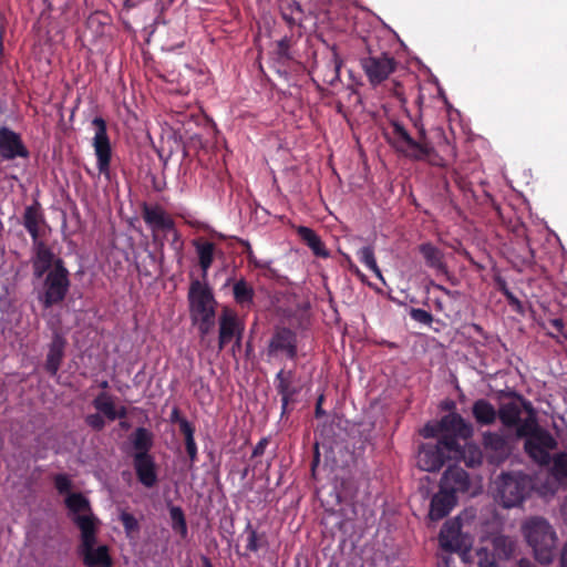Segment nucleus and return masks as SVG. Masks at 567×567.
<instances>
[{
  "instance_id": "obj_1",
  "label": "nucleus",
  "mask_w": 567,
  "mask_h": 567,
  "mask_svg": "<svg viewBox=\"0 0 567 567\" xmlns=\"http://www.w3.org/2000/svg\"><path fill=\"white\" fill-rule=\"evenodd\" d=\"M193 245L196 247L202 274H189L188 312L193 327L198 330L200 344L208 350L213 342V288L208 284V269L213 264V241H204L199 237L193 240Z\"/></svg>"
},
{
  "instance_id": "obj_2",
  "label": "nucleus",
  "mask_w": 567,
  "mask_h": 567,
  "mask_svg": "<svg viewBox=\"0 0 567 567\" xmlns=\"http://www.w3.org/2000/svg\"><path fill=\"white\" fill-rule=\"evenodd\" d=\"M527 544L533 548L535 558L548 565L555 556L557 536L551 525L543 517H532L523 525Z\"/></svg>"
},
{
  "instance_id": "obj_3",
  "label": "nucleus",
  "mask_w": 567,
  "mask_h": 567,
  "mask_svg": "<svg viewBox=\"0 0 567 567\" xmlns=\"http://www.w3.org/2000/svg\"><path fill=\"white\" fill-rule=\"evenodd\" d=\"M392 137H389L390 144L396 152L413 161H424L433 152L426 136L425 128L419 127L417 138H413L405 126L399 121L390 122Z\"/></svg>"
},
{
  "instance_id": "obj_4",
  "label": "nucleus",
  "mask_w": 567,
  "mask_h": 567,
  "mask_svg": "<svg viewBox=\"0 0 567 567\" xmlns=\"http://www.w3.org/2000/svg\"><path fill=\"white\" fill-rule=\"evenodd\" d=\"M532 489V478L523 472L502 473L496 480L497 497L505 508L519 506Z\"/></svg>"
},
{
  "instance_id": "obj_5",
  "label": "nucleus",
  "mask_w": 567,
  "mask_h": 567,
  "mask_svg": "<svg viewBox=\"0 0 567 567\" xmlns=\"http://www.w3.org/2000/svg\"><path fill=\"white\" fill-rule=\"evenodd\" d=\"M70 272L63 260H58L56 266L51 269L43 279V291L39 295V300L44 308H51L62 302L70 289Z\"/></svg>"
},
{
  "instance_id": "obj_6",
  "label": "nucleus",
  "mask_w": 567,
  "mask_h": 567,
  "mask_svg": "<svg viewBox=\"0 0 567 567\" xmlns=\"http://www.w3.org/2000/svg\"><path fill=\"white\" fill-rule=\"evenodd\" d=\"M457 441L453 436L440 437L437 443H426L420 446L416 464L425 472L441 470L446 460H451V453H457Z\"/></svg>"
},
{
  "instance_id": "obj_7",
  "label": "nucleus",
  "mask_w": 567,
  "mask_h": 567,
  "mask_svg": "<svg viewBox=\"0 0 567 567\" xmlns=\"http://www.w3.org/2000/svg\"><path fill=\"white\" fill-rule=\"evenodd\" d=\"M360 65L372 86L384 82L398 68V61L389 52H374L368 48V54L360 59Z\"/></svg>"
},
{
  "instance_id": "obj_8",
  "label": "nucleus",
  "mask_w": 567,
  "mask_h": 567,
  "mask_svg": "<svg viewBox=\"0 0 567 567\" xmlns=\"http://www.w3.org/2000/svg\"><path fill=\"white\" fill-rule=\"evenodd\" d=\"M558 442L547 430L538 432L537 435L524 441V452L536 464L547 466L550 463V452L556 450Z\"/></svg>"
},
{
  "instance_id": "obj_9",
  "label": "nucleus",
  "mask_w": 567,
  "mask_h": 567,
  "mask_svg": "<svg viewBox=\"0 0 567 567\" xmlns=\"http://www.w3.org/2000/svg\"><path fill=\"white\" fill-rule=\"evenodd\" d=\"M244 324L239 320L237 313L230 308H224L219 318V337L218 346L224 349L231 344V351L240 347L243 338Z\"/></svg>"
},
{
  "instance_id": "obj_10",
  "label": "nucleus",
  "mask_w": 567,
  "mask_h": 567,
  "mask_svg": "<svg viewBox=\"0 0 567 567\" xmlns=\"http://www.w3.org/2000/svg\"><path fill=\"white\" fill-rule=\"evenodd\" d=\"M92 124L96 128L93 146L97 157V167L101 174L109 176L112 147L107 135L106 122L103 117L96 116L93 118Z\"/></svg>"
},
{
  "instance_id": "obj_11",
  "label": "nucleus",
  "mask_w": 567,
  "mask_h": 567,
  "mask_svg": "<svg viewBox=\"0 0 567 567\" xmlns=\"http://www.w3.org/2000/svg\"><path fill=\"white\" fill-rule=\"evenodd\" d=\"M18 157L28 159L30 152L20 134L7 126L0 127V159L13 161Z\"/></svg>"
},
{
  "instance_id": "obj_12",
  "label": "nucleus",
  "mask_w": 567,
  "mask_h": 567,
  "mask_svg": "<svg viewBox=\"0 0 567 567\" xmlns=\"http://www.w3.org/2000/svg\"><path fill=\"white\" fill-rule=\"evenodd\" d=\"M72 522L80 529L81 543L78 547L79 556L92 550L97 543L96 534L99 529L100 520L94 516L93 513L86 515H75L72 517Z\"/></svg>"
},
{
  "instance_id": "obj_13",
  "label": "nucleus",
  "mask_w": 567,
  "mask_h": 567,
  "mask_svg": "<svg viewBox=\"0 0 567 567\" xmlns=\"http://www.w3.org/2000/svg\"><path fill=\"white\" fill-rule=\"evenodd\" d=\"M482 444L489 464L499 465L504 463L511 454L507 440L497 432L487 431L483 433Z\"/></svg>"
},
{
  "instance_id": "obj_14",
  "label": "nucleus",
  "mask_w": 567,
  "mask_h": 567,
  "mask_svg": "<svg viewBox=\"0 0 567 567\" xmlns=\"http://www.w3.org/2000/svg\"><path fill=\"white\" fill-rule=\"evenodd\" d=\"M33 256L31 258L33 278L39 280L44 278L51 269L56 266L58 260H63L56 257L53 250L45 244L35 243L32 245Z\"/></svg>"
},
{
  "instance_id": "obj_15",
  "label": "nucleus",
  "mask_w": 567,
  "mask_h": 567,
  "mask_svg": "<svg viewBox=\"0 0 567 567\" xmlns=\"http://www.w3.org/2000/svg\"><path fill=\"white\" fill-rule=\"evenodd\" d=\"M269 354L285 352L288 359L295 360L298 353L296 332L289 328H277L269 341Z\"/></svg>"
},
{
  "instance_id": "obj_16",
  "label": "nucleus",
  "mask_w": 567,
  "mask_h": 567,
  "mask_svg": "<svg viewBox=\"0 0 567 567\" xmlns=\"http://www.w3.org/2000/svg\"><path fill=\"white\" fill-rule=\"evenodd\" d=\"M68 341L61 329H54L52 332L49 351L47 354L44 370L52 377L56 375L65 357Z\"/></svg>"
},
{
  "instance_id": "obj_17",
  "label": "nucleus",
  "mask_w": 567,
  "mask_h": 567,
  "mask_svg": "<svg viewBox=\"0 0 567 567\" xmlns=\"http://www.w3.org/2000/svg\"><path fill=\"white\" fill-rule=\"evenodd\" d=\"M442 430V437L453 436L456 441L458 439L467 440L473 436V426L464 420V417L456 413H449L440 420Z\"/></svg>"
},
{
  "instance_id": "obj_18",
  "label": "nucleus",
  "mask_w": 567,
  "mask_h": 567,
  "mask_svg": "<svg viewBox=\"0 0 567 567\" xmlns=\"http://www.w3.org/2000/svg\"><path fill=\"white\" fill-rule=\"evenodd\" d=\"M471 481L467 472L460 466H449L444 472L440 487L457 496L458 493L468 492Z\"/></svg>"
},
{
  "instance_id": "obj_19",
  "label": "nucleus",
  "mask_w": 567,
  "mask_h": 567,
  "mask_svg": "<svg viewBox=\"0 0 567 567\" xmlns=\"http://www.w3.org/2000/svg\"><path fill=\"white\" fill-rule=\"evenodd\" d=\"M133 465L137 480L145 487L151 488L157 483L156 464L151 454L134 453Z\"/></svg>"
},
{
  "instance_id": "obj_20",
  "label": "nucleus",
  "mask_w": 567,
  "mask_h": 567,
  "mask_svg": "<svg viewBox=\"0 0 567 567\" xmlns=\"http://www.w3.org/2000/svg\"><path fill=\"white\" fill-rule=\"evenodd\" d=\"M515 396L518 400H520L524 411H526L528 414L527 417L524 420L520 417V422L514 426L515 434L517 439H524L526 441L529 437L537 435L538 432H542L543 430H545V427L538 424L536 413L532 403L520 394H515Z\"/></svg>"
},
{
  "instance_id": "obj_21",
  "label": "nucleus",
  "mask_w": 567,
  "mask_h": 567,
  "mask_svg": "<svg viewBox=\"0 0 567 567\" xmlns=\"http://www.w3.org/2000/svg\"><path fill=\"white\" fill-rule=\"evenodd\" d=\"M22 224L25 229L29 231L32 244L42 243L43 240L40 238V226L45 225V218L42 212L41 204L35 199L32 205H29L24 208V213L22 216Z\"/></svg>"
},
{
  "instance_id": "obj_22",
  "label": "nucleus",
  "mask_w": 567,
  "mask_h": 567,
  "mask_svg": "<svg viewBox=\"0 0 567 567\" xmlns=\"http://www.w3.org/2000/svg\"><path fill=\"white\" fill-rule=\"evenodd\" d=\"M457 503V496L440 487L433 495L430 504L429 517L431 520H441L450 514Z\"/></svg>"
},
{
  "instance_id": "obj_23",
  "label": "nucleus",
  "mask_w": 567,
  "mask_h": 567,
  "mask_svg": "<svg viewBox=\"0 0 567 567\" xmlns=\"http://www.w3.org/2000/svg\"><path fill=\"white\" fill-rule=\"evenodd\" d=\"M419 252L422 255L426 267L439 274H447L449 268L444 259V252L432 243L426 241L417 246Z\"/></svg>"
},
{
  "instance_id": "obj_24",
  "label": "nucleus",
  "mask_w": 567,
  "mask_h": 567,
  "mask_svg": "<svg viewBox=\"0 0 567 567\" xmlns=\"http://www.w3.org/2000/svg\"><path fill=\"white\" fill-rule=\"evenodd\" d=\"M142 216L154 231L163 229H173V218L166 215L165 210L156 205L150 206L147 203L142 205Z\"/></svg>"
},
{
  "instance_id": "obj_25",
  "label": "nucleus",
  "mask_w": 567,
  "mask_h": 567,
  "mask_svg": "<svg viewBox=\"0 0 567 567\" xmlns=\"http://www.w3.org/2000/svg\"><path fill=\"white\" fill-rule=\"evenodd\" d=\"M515 394L516 393H513L515 400L504 401L497 409L498 419L506 429H514V426L520 422L522 413L524 411L520 400H518Z\"/></svg>"
},
{
  "instance_id": "obj_26",
  "label": "nucleus",
  "mask_w": 567,
  "mask_h": 567,
  "mask_svg": "<svg viewBox=\"0 0 567 567\" xmlns=\"http://www.w3.org/2000/svg\"><path fill=\"white\" fill-rule=\"evenodd\" d=\"M472 415L480 426L493 425L498 419L497 409L486 399H478L472 405Z\"/></svg>"
},
{
  "instance_id": "obj_27",
  "label": "nucleus",
  "mask_w": 567,
  "mask_h": 567,
  "mask_svg": "<svg viewBox=\"0 0 567 567\" xmlns=\"http://www.w3.org/2000/svg\"><path fill=\"white\" fill-rule=\"evenodd\" d=\"M442 548L450 551L461 549V524L457 520L446 522L440 533Z\"/></svg>"
},
{
  "instance_id": "obj_28",
  "label": "nucleus",
  "mask_w": 567,
  "mask_h": 567,
  "mask_svg": "<svg viewBox=\"0 0 567 567\" xmlns=\"http://www.w3.org/2000/svg\"><path fill=\"white\" fill-rule=\"evenodd\" d=\"M296 371L281 369L275 377V385L280 398L293 399L300 392V388L295 384Z\"/></svg>"
},
{
  "instance_id": "obj_29",
  "label": "nucleus",
  "mask_w": 567,
  "mask_h": 567,
  "mask_svg": "<svg viewBox=\"0 0 567 567\" xmlns=\"http://www.w3.org/2000/svg\"><path fill=\"white\" fill-rule=\"evenodd\" d=\"M297 234L300 237V239L303 241L305 245L311 249L312 254L316 257L320 258H328L330 257L329 250L326 248V245L321 240V238L317 235V233L307 227V226H299L297 228Z\"/></svg>"
},
{
  "instance_id": "obj_30",
  "label": "nucleus",
  "mask_w": 567,
  "mask_h": 567,
  "mask_svg": "<svg viewBox=\"0 0 567 567\" xmlns=\"http://www.w3.org/2000/svg\"><path fill=\"white\" fill-rule=\"evenodd\" d=\"M80 557L86 567H113L114 565L113 558L110 554V547L107 545H100L96 548L80 555Z\"/></svg>"
},
{
  "instance_id": "obj_31",
  "label": "nucleus",
  "mask_w": 567,
  "mask_h": 567,
  "mask_svg": "<svg viewBox=\"0 0 567 567\" xmlns=\"http://www.w3.org/2000/svg\"><path fill=\"white\" fill-rule=\"evenodd\" d=\"M457 453H451V460L463 461L467 467L475 468L483 462V453L475 444L462 446L457 441Z\"/></svg>"
},
{
  "instance_id": "obj_32",
  "label": "nucleus",
  "mask_w": 567,
  "mask_h": 567,
  "mask_svg": "<svg viewBox=\"0 0 567 567\" xmlns=\"http://www.w3.org/2000/svg\"><path fill=\"white\" fill-rule=\"evenodd\" d=\"M279 9L282 20L289 28L301 25L303 20V10L297 1L280 0Z\"/></svg>"
},
{
  "instance_id": "obj_33",
  "label": "nucleus",
  "mask_w": 567,
  "mask_h": 567,
  "mask_svg": "<svg viewBox=\"0 0 567 567\" xmlns=\"http://www.w3.org/2000/svg\"><path fill=\"white\" fill-rule=\"evenodd\" d=\"M64 504L72 517L75 515H86L92 513L89 498L81 492L69 493L64 499Z\"/></svg>"
},
{
  "instance_id": "obj_34",
  "label": "nucleus",
  "mask_w": 567,
  "mask_h": 567,
  "mask_svg": "<svg viewBox=\"0 0 567 567\" xmlns=\"http://www.w3.org/2000/svg\"><path fill=\"white\" fill-rule=\"evenodd\" d=\"M130 441L135 453L150 454L154 445V435L146 427H137L131 435Z\"/></svg>"
},
{
  "instance_id": "obj_35",
  "label": "nucleus",
  "mask_w": 567,
  "mask_h": 567,
  "mask_svg": "<svg viewBox=\"0 0 567 567\" xmlns=\"http://www.w3.org/2000/svg\"><path fill=\"white\" fill-rule=\"evenodd\" d=\"M189 147L196 151V157L203 166L208 167L210 165L213 159L210 150L213 146L208 140L195 135L190 138Z\"/></svg>"
},
{
  "instance_id": "obj_36",
  "label": "nucleus",
  "mask_w": 567,
  "mask_h": 567,
  "mask_svg": "<svg viewBox=\"0 0 567 567\" xmlns=\"http://www.w3.org/2000/svg\"><path fill=\"white\" fill-rule=\"evenodd\" d=\"M233 295L235 301L241 307H250L254 303L255 290L245 279L234 284Z\"/></svg>"
},
{
  "instance_id": "obj_37",
  "label": "nucleus",
  "mask_w": 567,
  "mask_h": 567,
  "mask_svg": "<svg viewBox=\"0 0 567 567\" xmlns=\"http://www.w3.org/2000/svg\"><path fill=\"white\" fill-rule=\"evenodd\" d=\"M167 507L173 530L185 538L187 535V524L183 509L179 506L173 505L171 501L167 502Z\"/></svg>"
},
{
  "instance_id": "obj_38",
  "label": "nucleus",
  "mask_w": 567,
  "mask_h": 567,
  "mask_svg": "<svg viewBox=\"0 0 567 567\" xmlns=\"http://www.w3.org/2000/svg\"><path fill=\"white\" fill-rule=\"evenodd\" d=\"M357 256L359 260L370 269L382 282H384V278L382 272L377 264L374 249L372 246H364L358 250Z\"/></svg>"
},
{
  "instance_id": "obj_39",
  "label": "nucleus",
  "mask_w": 567,
  "mask_h": 567,
  "mask_svg": "<svg viewBox=\"0 0 567 567\" xmlns=\"http://www.w3.org/2000/svg\"><path fill=\"white\" fill-rule=\"evenodd\" d=\"M247 543L246 549L250 551H258L268 545V539L265 533H257L250 525L246 528Z\"/></svg>"
},
{
  "instance_id": "obj_40",
  "label": "nucleus",
  "mask_w": 567,
  "mask_h": 567,
  "mask_svg": "<svg viewBox=\"0 0 567 567\" xmlns=\"http://www.w3.org/2000/svg\"><path fill=\"white\" fill-rule=\"evenodd\" d=\"M550 463L551 473L557 480L567 478V452L556 453Z\"/></svg>"
},
{
  "instance_id": "obj_41",
  "label": "nucleus",
  "mask_w": 567,
  "mask_h": 567,
  "mask_svg": "<svg viewBox=\"0 0 567 567\" xmlns=\"http://www.w3.org/2000/svg\"><path fill=\"white\" fill-rule=\"evenodd\" d=\"M120 520L122 522L125 534L128 538H135L138 536L141 526L133 514L122 511L120 514Z\"/></svg>"
},
{
  "instance_id": "obj_42",
  "label": "nucleus",
  "mask_w": 567,
  "mask_h": 567,
  "mask_svg": "<svg viewBox=\"0 0 567 567\" xmlns=\"http://www.w3.org/2000/svg\"><path fill=\"white\" fill-rule=\"evenodd\" d=\"M291 45H292V38L288 37V35H285L282 39L277 41L275 54L279 62L286 63V62L292 60V55L290 53Z\"/></svg>"
},
{
  "instance_id": "obj_43",
  "label": "nucleus",
  "mask_w": 567,
  "mask_h": 567,
  "mask_svg": "<svg viewBox=\"0 0 567 567\" xmlns=\"http://www.w3.org/2000/svg\"><path fill=\"white\" fill-rule=\"evenodd\" d=\"M53 483H54V487L56 488L59 494H61V495L66 494V496H68L69 493H72L71 492L72 481L68 474H64V473L55 474L53 477Z\"/></svg>"
},
{
  "instance_id": "obj_44",
  "label": "nucleus",
  "mask_w": 567,
  "mask_h": 567,
  "mask_svg": "<svg viewBox=\"0 0 567 567\" xmlns=\"http://www.w3.org/2000/svg\"><path fill=\"white\" fill-rule=\"evenodd\" d=\"M93 406L100 412V413H106L109 410H111L114 406V403L111 399V396L106 392L100 393L92 402Z\"/></svg>"
},
{
  "instance_id": "obj_45",
  "label": "nucleus",
  "mask_w": 567,
  "mask_h": 567,
  "mask_svg": "<svg viewBox=\"0 0 567 567\" xmlns=\"http://www.w3.org/2000/svg\"><path fill=\"white\" fill-rule=\"evenodd\" d=\"M93 406L100 412V413H106L109 410H111L114 406V403L111 399V396L106 392L100 393L92 402Z\"/></svg>"
},
{
  "instance_id": "obj_46",
  "label": "nucleus",
  "mask_w": 567,
  "mask_h": 567,
  "mask_svg": "<svg viewBox=\"0 0 567 567\" xmlns=\"http://www.w3.org/2000/svg\"><path fill=\"white\" fill-rule=\"evenodd\" d=\"M93 406L100 412V413H106L109 410H111L114 406V403L111 399V396L106 392L100 393L92 402Z\"/></svg>"
},
{
  "instance_id": "obj_47",
  "label": "nucleus",
  "mask_w": 567,
  "mask_h": 567,
  "mask_svg": "<svg viewBox=\"0 0 567 567\" xmlns=\"http://www.w3.org/2000/svg\"><path fill=\"white\" fill-rule=\"evenodd\" d=\"M409 315L413 320L425 326H430L433 322V316L420 308H411Z\"/></svg>"
},
{
  "instance_id": "obj_48",
  "label": "nucleus",
  "mask_w": 567,
  "mask_h": 567,
  "mask_svg": "<svg viewBox=\"0 0 567 567\" xmlns=\"http://www.w3.org/2000/svg\"><path fill=\"white\" fill-rule=\"evenodd\" d=\"M341 64L342 62L339 60L338 55L334 54L333 59L327 65L331 74L330 78L326 80V82L333 85L337 81L340 80Z\"/></svg>"
},
{
  "instance_id": "obj_49",
  "label": "nucleus",
  "mask_w": 567,
  "mask_h": 567,
  "mask_svg": "<svg viewBox=\"0 0 567 567\" xmlns=\"http://www.w3.org/2000/svg\"><path fill=\"white\" fill-rule=\"evenodd\" d=\"M85 423L96 432H101L105 427V420L100 413L86 415Z\"/></svg>"
},
{
  "instance_id": "obj_50",
  "label": "nucleus",
  "mask_w": 567,
  "mask_h": 567,
  "mask_svg": "<svg viewBox=\"0 0 567 567\" xmlns=\"http://www.w3.org/2000/svg\"><path fill=\"white\" fill-rule=\"evenodd\" d=\"M233 528H234L233 517L230 515H228L226 512H224L223 516L220 517V520H219L220 534L224 537H226V535H231Z\"/></svg>"
},
{
  "instance_id": "obj_51",
  "label": "nucleus",
  "mask_w": 567,
  "mask_h": 567,
  "mask_svg": "<svg viewBox=\"0 0 567 567\" xmlns=\"http://www.w3.org/2000/svg\"><path fill=\"white\" fill-rule=\"evenodd\" d=\"M422 435L424 437H436L439 435L442 436V430L440 426V421L435 424L427 423L422 430Z\"/></svg>"
},
{
  "instance_id": "obj_52",
  "label": "nucleus",
  "mask_w": 567,
  "mask_h": 567,
  "mask_svg": "<svg viewBox=\"0 0 567 567\" xmlns=\"http://www.w3.org/2000/svg\"><path fill=\"white\" fill-rule=\"evenodd\" d=\"M504 297L514 311L520 315L524 313V306L522 301L512 291L506 293Z\"/></svg>"
},
{
  "instance_id": "obj_53",
  "label": "nucleus",
  "mask_w": 567,
  "mask_h": 567,
  "mask_svg": "<svg viewBox=\"0 0 567 567\" xmlns=\"http://www.w3.org/2000/svg\"><path fill=\"white\" fill-rule=\"evenodd\" d=\"M535 264V251L526 241V252L522 256L520 265L523 267H532Z\"/></svg>"
},
{
  "instance_id": "obj_54",
  "label": "nucleus",
  "mask_w": 567,
  "mask_h": 567,
  "mask_svg": "<svg viewBox=\"0 0 567 567\" xmlns=\"http://www.w3.org/2000/svg\"><path fill=\"white\" fill-rule=\"evenodd\" d=\"M344 259L348 264L349 270L355 275L358 278L361 279L362 282H365V275L359 269V267L352 261L351 257L349 255H343Z\"/></svg>"
},
{
  "instance_id": "obj_55",
  "label": "nucleus",
  "mask_w": 567,
  "mask_h": 567,
  "mask_svg": "<svg viewBox=\"0 0 567 567\" xmlns=\"http://www.w3.org/2000/svg\"><path fill=\"white\" fill-rule=\"evenodd\" d=\"M248 261H249V264L254 265V267H256V268L265 269V270H268L271 272L274 271L270 267L271 261L259 260L252 254H249Z\"/></svg>"
},
{
  "instance_id": "obj_56",
  "label": "nucleus",
  "mask_w": 567,
  "mask_h": 567,
  "mask_svg": "<svg viewBox=\"0 0 567 567\" xmlns=\"http://www.w3.org/2000/svg\"><path fill=\"white\" fill-rule=\"evenodd\" d=\"M179 431L184 434L185 439L194 436V427L193 425L186 420H179Z\"/></svg>"
},
{
  "instance_id": "obj_57",
  "label": "nucleus",
  "mask_w": 567,
  "mask_h": 567,
  "mask_svg": "<svg viewBox=\"0 0 567 567\" xmlns=\"http://www.w3.org/2000/svg\"><path fill=\"white\" fill-rule=\"evenodd\" d=\"M185 446L190 461H194L197 452L194 436L185 439Z\"/></svg>"
},
{
  "instance_id": "obj_58",
  "label": "nucleus",
  "mask_w": 567,
  "mask_h": 567,
  "mask_svg": "<svg viewBox=\"0 0 567 567\" xmlns=\"http://www.w3.org/2000/svg\"><path fill=\"white\" fill-rule=\"evenodd\" d=\"M268 439L262 437L252 450V457L260 456L265 453V450L268 445Z\"/></svg>"
},
{
  "instance_id": "obj_59",
  "label": "nucleus",
  "mask_w": 567,
  "mask_h": 567,
  "mask_svg": "<svg viewBox=\"0 0 567 567\" xmlns=\"http://www.w3.org/2000/svg\"><path fill=\"white\" fill-rule=\"evenodd\" d=\"M323 401H324V395L320 394L317 399L316 409H315V415L317 419L326 415V411L322 409Z\"/></svg>"
},
{
  "instance_id": "obj_60",
  "label": "nucleus",
  "mask_w": 567,
  "mask_h": 567,
  "mask_svg": "<svg viewBox=\"0 0 567 567\" xmlns=\"http://www.w3.org/2000/svg\"><path fill=\"white\" fill-rule=\"evenodd\" d=\"M495 284H496V286H497L498 291H499L503 296H505L506 293L511 292V290H509V288H508V286H507V282H506V280H505L503 277H499V276H498V277H496V278H495Z\"/></svg>"
},
{
  "instance_id": "obj_61",
  "label": "nucleus",
  "mask_w": 567,
  "mask_h": 567,
  "mask_svg": "<svg viewBox=\"0 0 567 567\" xmlns=\"http://www.w3.org/2000/svg\"><path fill=\"white\" fill-rule=\"evenodd\" d=\"M549 323L558 333H564L565 322L561 318L551 319Z\"/></svg>"
},
{
  "instance_id": "obj_62",
  "label": "nucleus",
  "mask_w": 567,
  "mask_h": 567,
  "mask_svg": "<svg viewBox=\"0 0 567 567\" xmlns=\"http://www.w3.org/2000/svg\"><path fill=\"white\" fill-rule=\"evenodd\" d=\"M434 287L450 298H455L458 295L457 291H452L442 285H434Z\"/></svg>"
},
{
  "instance_id": "obj_63",
  "label": "nucleus",
  "mask_w": 567,
  "mask_h": 567,
  "mask_svg": "<svg viewBox=\"0 0 567 567\" xmlns=\"http://www.w3.org/2000/svg\"><path fill=\"white\" fill-rule=\"evenodd\" d=\"M281 400V416L288 414V406L290 404V402L293 401V399H289V398H280Z\"/></svg>"
},
{
  "instance_id": "obj_64",
  "label": "nucleus",
  "mask_w": 567,
  "mask_h": 567,
  "mask_svg": "<svg viewBox=\"0 0 567 567\" xmlns=\"http://www.w3.org/2000/svg\"><path fill=\"white\" fill-rule=\"evenodd\" d=\"M560 566L561 567H567V542H566V544L564 545V547L561 549Z\"/></svg>"
}]
</instances>
